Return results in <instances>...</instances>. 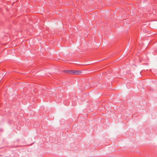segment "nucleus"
Masks as SVG:
<instances>
[{
  "instance_id": "f257e3e1",
  "label": "nucleus",
  "mask_w": 157,
  "mask_h": 157,
  "mask_svg": "<svg viewBox=\"0 0 157 157\" xmlns=\"http://www.w3.org/2000/svg\"><path fill=\"white\" fill-rule=\"evenodd\" d=\"M67 72L68 73L72 75H78L80 73L78 71H73L72 70L67 71Z\"/></svg>"
},
{
  "instance_id": "f03ea898",
  "label": "nucleus",
  "mask_w": 157,
  "mask_h": 157,
  "mask_svg": "<svg viewBox=\"0 0 157 157\" xmlns=\"http://www.w3.org/2000/svg\"><path fill=\"white\" fill-rule=\"evenodd\" d=\"M14 147H17L20 146V140H17L16 141H14Z\"/></svg>"
},
{
  "instance_id": "7ed1b4c3",
  "label": "nucleus",
  "mask_w": 157,
  "mask_h": 157,
  "mask_svg": "<svg viewBox=\"0 0 157 157\" xmlns=\"http://www.w3.org/2000/svg\"><path fill=\"white\" fill-rule=\"evenodd\" d=\"M0 131H1V132L2 131V129H1Z\"/></svg>"
}]
</instances>
